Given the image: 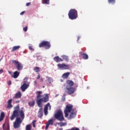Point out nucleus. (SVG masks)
Masks as SVG:
<instances>
[{
	"instance_id": "obj_1",
	"label": "nucleus",
	"mask_w": 130,
	"mask_h": 130,
	"mask_svg": "<svg viewBox=\"0 0 130 130\" xmlns=\"http://www.w3.org/2000/svg\"><path fill=\"white\" fill-rule=\"evenodd\" d=\"M19 115L21 118V119H24L25 118V114H24V108H22L21 110L20 111V106L18 105L14 108V111L12 115H11L10 117V119L11 121H13L14 119H15V117H16V119L14 122V128L15 129H18L21 127V124H22V121L21 118L19 117Z\"/></svg>"
},
{
	"instance_id": "obj_2",
	"label": "nucleus",
	"mask_w": 130,
	"mask_h": 130,
	"mask_svg": "<svg viewBox=\"0 0 130 130\" xmlns=\"http://www.w3.org/2000/svg\"><path fill=\"white\" fill-rule=\"evenodd\" d=\"M38 95L37 96V104L38 107H43L42 103H47L49 101V95L47 93L44 94L45 96L41 99L42 97V91H37Z\"/></svg>"
},
{
	"instance_id": "obj_3",
	"label": "nucleus",
	"mask_w": 130,
	"mask_h": 130,
	"mask_svg": "<svg viewBox=\"0 0 130 130\" xmlns=\"http://www.w3.org/2000/svg\"><path fill=\"white\" fill-rule=\"evenodd\" d=\"M74 83L72 80H67L66 81V89L68 94L71 95L75 93V88L73 87Z\"/></svg>"
},
{
	"instance_id": "obj_4",
	"label": "nucleus",
	"mask_w": 130,
	"mask_h": 130,
	"mask_svg": "<svg viewBox=\"0 0 130 130\" xmlns=\"http://www.w3.org/2000/svg\"><path fill=\"white\" fill-rule=\"evenodd\" d=\"M69 17L71 20H75L78 17V11L76 9H71L69 12Z\"/></svg>"
},
{
	"instance_id": "obj_5",
	"label": "nucleus",
	"mask_w": 130,
	"mask_h": 130,
	"mask_svg": "<svg viewBox=\"0 0 130 130\" xmlns=\"http://www.w3.org/2000/svg\"><path fill=\"white\" fill-rule=\"evenodd\" d=\"M54 117L58 121H64V118L63 114L61 110H58L54 114Z\"/></svg>"
},
{
	"instance_id": "obj_6",
	"label": "nucleus",
	"mask_w": 130,
	"mask_h": 130,
	"mask_svg": "<svg viewBox=\"0 0 130 130\" xmlns=\"http://www.w3.org/2000/svg\"><path fill=\"white\" fill-rule=\"evenodd\" d=\"M12 63H13L15 66L18 71H21L23 68L22 63H20L19 61H17V60H12Z\"/></svg>"
},
{
	"instance_id": "obj_7",
	"label": "nucleus",
	"mask_w": 130,
	"mask_h": 130,
	"mask_svg": "<svg viewBox=\"0 0 130 130\" xmlns=\"http://www.w3.org/2000/svg\"><path fill=\"white\" fill-rule=\"evenodd\" d=\"M72 105H67L64 111L66 118L69 117V113H71L73 110Z\"/></svg>"
},
{
	"instance_id": "obj_8",
	"label": "nucleus",
	"mask_w": 130,
	"mask_h": 130,
	"mask_svg": "<svg viewBox=\"0 0 130 130\" xmlns=\"http://www.w3.org/2000/svg\"><path fill=\"white\" fill-rule=\"evenodd\" d=\"M45 46L46 49L50 48L51 44L49 41H43L39 44V47Z\"/></svg>"
},
{
	"instance_id": "obj_9",
	"label": "nucleus",
	"mask_w": 130,
	"mask_h": 130,
	"mask_svg": "<svg viewBox=\"0 0 130 130\" xmlns=\"http://www.w3.org/2000/svg\"><path fill=\"white\" fill-rule=\"evenodd\" d=\"M48 108H49V110L51 109V106H50V104L48 103L46 106H45L44 112L45 116H47L48 114Z\"/></svg>"
},
{
	"instance_id": "obj_10",
	"label": "nucleus",
	"mask_w": 130,
	"mask_h": 130,
	"mask_svg": "<svg viewBox=\"0 0 130 130\" xmlns=\"http://www.w3.org/2000/svg\"><path fill=\"white\" fill-rule=\"evenodd\" d=\"M57 67L59 69H63V70H68L69 69V65H66V64H58Z\"/></svg>"
},
{
	"instance_id": "obj_11",
	"label": "nucleus",
	"mask_w": 130,
	"mask_h": 130,
	"mask_svg": "<svg viewBox=\"0 0 130 130\" xmlns=\"http://www.w3.org/2000/svg\"><path fill=\"white\" fill-rule=\"evenodd\" d=\"M29 84H26V82H24L23 84L21 86V89L22 91H25L26 89H27L28 87H29Z\"/></svg>"
},
{
	"instance_id": "obj_12",
	"label": "nucleus",
	"mask_w": 130,
	"mask_h": 130,
	"mask_svg": "<svg viewBox=\"0 0 130 130\" xmlns=\"http://www.w3.org/2000/svg\"><path fill=\"white\" fill-rule=\"evenodd\" d=\"M12 102H13V100H12V99L8 101L7 106V108L8 109H12V108H13V106L12 105Z\"/></svg>"
},
{
	"instance_id": "obj_13",
	"label": "nucleus",
	"mask_w": 130,
	"mask_h": 130,
	"mask_svg": "<svg viewBox=\"0 0 130 130\" xmlns=\"http://www.w3.org/2000/svg\"><path fill=\"white\" fill-rule=\"evenodd\" d=\"M39 108H40V109L38 112V117L39 118H42L43 116V109L42 107H39Z\"/></svg>"
},
{
	"instance_id": "obj_14",
	"label": "nucleus",
	"mask_w": 130,
	"mask_h": 130,
	"mask_svg": "<svg viewBox=\"0 0 130 130\" xmlns=\"http://www.w3.org/2000/svg\"><path fill=\"white\" fill-rule=\"evenodd\" d=\"M79 53L81 56H82V58H83L84 59H88L89 56L88 54H87V53H85L82 52H79Z\"/></svg>"
},
{
	"instance_id": "obj_15",
	"label": "nucleus",
	"mask_w": 130,
	"mask_h": 130,
	"mask_svg": "<svg viewBox=\"0 0 130 130\" xmlns=\"http://www.w3.org/2000/svg\"><path fill=\"white\" fill-rule=\"evenodd\" d=\"M49 125H53V120L52 119H51L50 120H49L48 123L46 125L45 129L47 130L49 127Z\"/></svg>"
},
{
	"instance_id": "obj_16",
	"label": "nucleus",
	"mask_w": 130,
	"mask_h": 130,
	"mask_svg": "<svg viewBox=\"0 0 130 130\" xmlns=\"http://www.w3.org/2000/svg\"><path fill=\"white\" fill-rule=\"evenodd\" d=\"M77 115V112L72 111L70 115L69 119H74Z\"/></svg>"
},
{
	"instance_id": "obj_17",
	"label": "nucleus",
	"mask_w": 130,
	"mask_h": 130,
	"mask_svg": "<svg viewBox=\"0 0 130 130\" xmlns=\"http://www.w3.org/2000/svg\"><path fill=\"white\" fill-rule=\"evenodd\" d=\"M53 58H54V60L55 61H56V62H59V61H63L62 58H61V57H59L58 55L54 56Z\"/></svg>"
},
{
	"instance_id": "obj_18",
	"label": "nucleus",
	"mask_w": 130,
	"mask_h": 130,
	"mask_svg": "<svg viewBox=\"0 0 130 130\" xmlns=\"http://www.w3.org/2000/svg\"><path fill=\"white\" fill-rule=\"evenodd\" d=\"M22 96V93L21 91H18L17 93L15 94L14 99H21Z\"/></svg>"
},
{
	"instance_id": "obj_19",
	"label": "nucleus",
	"mask_w": 130,
	"mask_h": 130,
	"mask_svg": "<svg viewBox=\"0 0 130 130\" xmlns=\"http://www.w3.org/2000/svg\"><path fill=\"white\" fill-rule=\"evenodd\" d=\"M20 75V72H18V71H15L13 73V75L12 77H13V78H15V79H16V78H18V76Z\"/></svg>"
},
{
	"instance_id": "obj_20",
	"label": "nucleus",
	"mask_w": 130,
	"mask_h": 130,
	"mask_svg": "<svg viewBox=\"0 0 130 130\" xmlns=\"http://www.w3.org/2000/svg\"><path fill=\"white\" fill-rule=\"evenodd\" d=\"M70 72H67L66 73H64L62 75V77L63 78V79H68L69 76H70Z\"/></svg>"
},
{
	"instance_id": "obj_21",
	"label": "nucleus",
	"mask_w": 130,
	"mask_h": 130,
	"mask_svg": "<svg viewBox=\"0 0 130 130\" xmlns=\"http://www.w3.org/2000/svg\"><path fill=\"white\" fill-rule=\"evenodd\" d=\"M5 117V113H4V112H1V114L0 115V122H2V121H3Z\"/></svg>"
},
{
	"instance_id": "obj_22",
	"label": "nucleus",
	"mask_w": 130,
	"mask_h": 130,
	"mask_svg": "<svg viewBox=\"0 0 130 130\" xmlns=\"http://www.w3.org/2000/svg\"><path fill=\"white\" fill-rule=\"evenodd\" d=\"M20 48V45H16L12 47L11 51H15L16 50H17V49H19Z\"/></svg>"
},
{
	"instance_id": "obj_23",
	"label": "nucleus",
	"mask_w": 130,
	"mask_h": 130,
	"mask_svg": "<svg viewBox=\"0 0 130 130\" xmlns=\"http://www.w3.org/2000/svg\"><path fill=\"white\" fill-rule=\"evenodd\" d=\"M3 128L4 130H10V125L8 123H7V127H5V124H3Z\"/></svg>"
},
{
	"instance_id": "obj_24",
	"label": "nucleus",
	"mask_w": 130,
	"mask_h": 130,
	"mask_svg": "<svg viewBox=\"0 0 130 130\" xmlns=\"http://www.w3.org/2000/svg\"><path fill=\"white\" fill-rule=\"evenodd\" d=\"M28 105L29 107H34V106L35 105V101L32 100L30 102H29Z\"/></svg>"
},
{
	"instance_id": "obj_25",
	"label": "nucleus",
	"mask_w": 130,
	"mask_h": 130,
	"mask_svg": "<svg viewBox=\"0 0 130 130\" xmlns=\"http://www.w3.org/2000/svg\"><path fill=\"white\" fill-rule=\"evenodd\" d=\"M62 58H63V59H65V60H66L67 61H69V58L68 55H66L65 54H63V55H62Z\"/></svg>"
},
{
	"instance_id": "obj_26",
	"label": "nucleus",
	"mask_w": 130,
	"mask_h": 130,
	"mask_svg": "<svg viewBox=\"0 0 130 130\" xmlns=\"http://www.w3.org/2000/svg\"><path fill=\"white\" fill-rule=\"evenodd\" d=\"M108 2L109 4H112V5H114L116 3V0H108Z\"/></svg>"
},
{
	"instance_id": "obj_27",
	"label": "nucleus",
	"mask_w": 130,
	"mask_h": 130,
	"mask_svg": "<svg viewBox=\"0 0 130 130\" xmlns=\"http://www.w3.org/2000/svg\"><path fill=\"white\" fill-rule=\"evenodd\" d=\"M34 70L35 71V72H36V73H39V72H40V67H35Z\"/></svg>"
},
{
	"instance_id": "obj_28",
	"label": "nucleus",
	"mask_w": 130,
	"mask_h": 130,
	"mask_svg": "<svg viewBox=\"0 0 130 130\" xmlns=\"http://www.w3.org/2000/svg\"><path fill=\"white\" fill-rule=\"evenodd\" d=\"M43 4H46L47 5H49L50 0H42Z\"/></svg>"
},
{
	"instance_id": "obj_29",
	"label": "nucleus",
	"mask_w": 130,
	"mask_h": 130,
	"mask_svg": "<svg viewBox=\"0 0 130 130\" xmlns=\"http://www.w3.org/2000/svg\"><path fill=\"white\" fill-rule=\"evenodd\" d=\"M26 130H31V125H26Z\"/></svg>"
},
{
	"instance_id": "obj_30",
	"label": "nucleus",
	"mask_w": 130,
	"mask_h": 130,
	"mask_svg": "<svg viewBox=\"0 0 130 130\" xmlns=\"http://www.w3.org/2000/svg\"><path fill=\"white\" fill-rule=\"evenodd\" d=\"M36 122H37L36 120H34L32 121V124L33 127H34V128H35V127H36Z\"/></svg>"
},
{
	"instance_id": "obj_31",
	"label": "nucleus",
	"mask_w": 130,
	"mask_h": 130,
	"mask_svg": "<svg viewBox=\"0 0 130 130\" xmlns=\"http://www.w3.org/2000/svg\"><path fill=\"white\" fill-rule=\"evenodd\" d=\"M68 130H80L79 128H77L76 127H74L73 128H72L71 129H69Z\"/></svg>"
},
{
	"instance_id": "obj_32",
	"label": "nucleus",
	"mask_w": 130,
	"mask_h": 130,
	"mask_svg": "<svg viewBox=\"0 0 130 130\" xmlns=\"http://www.w3.org/2000/svg\"><path fill=\"white\" fill-rule=\"evenodd\" d=\"M28 30V27L27 26H26L25 27H24L23 28V30L25 31V32H26V31H27Z\"/></svg>"
},
{
	"instance_id": "obj_33",
	"label": "nucleus",
	"mask_w": 130,
	"mask_h": 130,
	"mask_svg": "<svg viewBox=\"0 0 130 130\" xmlns=\"http://www.w3.org/2000/svg\"><path fill=\"white\" fill-rule=\"evenodd\" d=\"M28 48H29V49H30V50H34V49L31 45H29L28 46Z\"/></svg>"
},
{
	"instance_id": "obj_34",
	"label": "nucleus",
	"mask_w": 130,
	"mask_h": 130,
	"mask_svg": "<svg viewBox=\"0 0 130 130\" xmlns=\"http://www.w3.org/2000/svg\"><path fill=\"white\" fill-rule=\"evenodd\" d=\"M30 5H31V3H26V6H27V7L30 6Z\"/></svg>"
},
{
	"instance_id": "obj_35",
	"label": "nucleus",
	"mask_w": 130,
	"mask_h": 130,
	"mask_svg": "<svg viewBox=\"0 0 130 130\" xmlns=\"http://www.w3.org/2000/svg\"><path fill=\"white\" fill-rule=\"evenodd\" d=\"M48 81H49V82H51V81H52V78H48Z\"/></svg>"
},
{
	"instance_id": "obj_36",
	"label": "nucleus",
	"mask_w": 130,
	"mask_h": 130,
	"mask_svg": "<svg viewBox=\"0 0 130 130\" xmlns=\"http://www.w3.org/2000/svg\"><path fill=\"white\" fill-rule=\"evenodd\" d=\"M40 81H41V82H43L44 79H43V77H41V78H40Z\"/></svg>"
},
{
	"instance_id": "obj_37",
	"label": "nucleus",
	"mask_w": 130,
	"mask_h": 130,
	"mask_svg": "<svg viewBox=\"0 0 130 130\" xmlns=\"http://www.w3.org/2000/svg\"><path fill=\"white\" fill-rule=\"evenodd\" d=\"M11 84H12L11 81H8V85H11Z\"/></svg>"
},
{
	"instance_id": "obj_38",
	"label": "nucleus",
	"mask_w": 130,
	"mask_h": 130,
	"mask_svg": "<svg viewBox=\"0 0 130 130\" xmlns=\"http://www.w3.org/2000/svg\"><path fill=\"white\" fill-rule=\"evenodd\" d=\"M24 13H25V11H23L20 13V15H24Z\"/></svg>"
},
{
	"instance_id": "obj_39",
	"label": "nucleus",
	"mask_w": 130,
	"mask_h": 130,
	"mask_svg": "<svg viewBox=\"0 0 130 130\" xmlns=\"http://www.w3.org/2000/svg\"><path fill=\"white\" fill-rule=\"evenodd\" d=\"M2 73H4V70H3V69H1L0 74H2Z\"/></svg>"
},
{
	"instance_id": "obj_40",
	"label": "nucleus",
	"mask_w": 130,
	"mask_h": 130,
	"mask_svg": "<svg viewBox=\"0 0 130 130\" xmlns=\"http://www.w3.org/2000/svg\"><path fill=\"white\" fill-rule=\"evenodd\" d=\"M40 74H38V77H37V79H40Z\"/></svg>"
},
{
	"instance_id": "obj_41",
	"label": "nucleus",
	"mask_w": 130,
	"mask_h": 130,
	"mask_svg": "<svg viewBox=\"0 0 130 130\" xmlns=\"http://www.w3.org/2000/svg\"><path fill=\"white\" fill-rule=\"evenodd\" d=\"M64 125H65V123H61L60 126H64Z\"/></svg>"
},
{
	"instance_id": "obj_42",
	"label": "nucleus",
	"mask_w": 130,
	"mask_h": 130,
	"mask_svg": "<svg viewBox=\"0 0 130 130\" xmlns=\"http://www.w3.org/2000/svg\"><path fill=\"white\" fill-rule=\"evenodd\" d=\"M34 83H35V84H37V81H35V82H34Z\"/></svg>"
},
{
	"instance_id": "obj_43",
	"label": "nucleus",
	"mask_w": 130,
	"mask_h": 130,
	"mask_svg": "<svg viewBox=\"0 0 130 130\" xmlns=\"http://www.w3.org/2000/svg\"><path fill=\"white\" fill-rule=\"evenodd\" d=\"M16 104H17L18 103H20L19 101H17V102H16Z\"/></svg>"
},
{
	"instance_id": "obj_44",
	"label": "nucleus",
	"mask_w": 130,
	"mask_h": 130,
	"mask_svg": "<svg viewBox=\"0 0 130 130\" xmlns=\"http://www.w3.org/2000/svg\"><path fill=\"white\" fill-rule=\"evenodd\" d=\"M80 36H78V40H79L80 39Z\"/></svg>"
},
{
	"instance_id": "obj_45",
	"label": "nucleus",
	"mask_w": 130,
	"mask_h": 130,
	"mask_svg": "<svg viewBox=\"0 0 130 130\" xmlns=\"http://www.w3.org/2000/svg\"><path fill=\"white\" fill-rule=\"evenodd\" d=\"M60 82H63V79H61V80H60Z\"/></svg>"
},
{
	"instance_id": "obj_46",
	"label": "nucleus",
	"mask_w": 130,
	"mask_h": 130,
	"mask_svg": "<svg viewBox=\"0 0 130 130\" xmlns=\"http://www.w3.org/2000/svg\"><path fill=\"white\" fill-rule=\"evenodd\" d=\"M59 130H62V129L61 128V129H59Z\"/></svg>"
},
{
	"instance_id": "obj_47",
	"label": "nucleus",
	"mask_w": 130,
	"mask_h": 130,
	"mask_svg": "<svg viewBox=\"0 0 130 130\" xmlns=\"http://www.w3.org/2000/svg\"><path fill=\"white\" fill-rule=\"evenodd\" d=\"M43 87H45V86H44Z\"/></svg>"
},
{
	"instance_id": "obj_48",
	"label": "nucleus",
	"mask_w": 130,
	"mask_h": 130,
	"mask_svg": "<svg viewBox=\"0 0 130 130\" xmlns=\"http://www.w3.org/2000/svg\"><path fill=\"white\" fill-rule=\"evenodd\" d=\"M9 73H11V72H10V71H9Z\"/></svg>"
},
{
	"instance_id": "obj_49",
	"label": "nucleus",
	"mask_w": 130,
	"mask_h": 130,
	"mask_svg": "<svg viewBox=\"0 0 130 130\" xmlns=\"http://www.w3.org/2000/svg\"><path fill=\"white\" fill-rule=\"evenodd\" d=\"M25 80H26V78H25Z\"/></svg>"
}]
</instances>
